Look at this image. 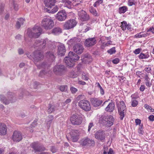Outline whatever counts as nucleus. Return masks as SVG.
Returning <instances> with one entry per match:
<instances>
[{
	"instance_id": "obj_1",
	"label": "nucleus",
	"mask_w": 154,
	"mask_h": 154,
	"mask_svg": "<svg viewBox=\"0 0 154 154\" xmlns=\"http://www.w3.org/2000/svg\"><path fill=\"white\" fill-rule=\"evenodd\" d=\"M62 0V2L63 3L64 6L69 8H71V5L77 10L83 8V5L82 4L83 3L82 0Z\"/></svg>"
},
{
	"instance_id": "obj_2",
	"label": "nucleus",
	"mask_w": 154,
	"mask_h": 154,
	"mask_svg": "<svg viewBox=\"0 0 154 154\" xmlns=\"http://www.w3.org/2000/svg\"><path fill=\"white\" fill-rule=\"evenodd\" d=\"M79 58L78 55L70 51L69 52L68 56L66 57L64 60L67 66L69 67H71L74 65L75 62L79 60Z\"/></svg>"
},
{
	"instance_id": "obj_3",
	"label": "nucleus",
	"mask_w": 154,
	"mask_h": 154,
	"mask_svg": "<svg viewBox=\"0 0 154 154\" xmlns=\"http://www.w3.org/2000/svg\"><path fill=\"white\" fill-rule=\"evenodd\" d=\"M42 31V29L40 26H35L32 30L30 29H28L26 35L30 38H37L40 35Z\"/></svg>"
},
{
	"instance_id": "obj_4",
	"label": "nucleus",
	"mask_w": 154,
	"mask_h": 154,
	"mask_svg": "<svg viewBox=\"0 0 154 154\" xmlns=\"http://www.w3.org/2000/svg\"><path fill=\"white\" fill-rule=\"evenodd\" d=\"M42 26L46 30H49L54 26L53 20L49 17L44 18L41 22Z\"/></svg>"
},
{
	"instance_id": "obj_5",
	"label": "nucleus",
	"mask_w": 154,
	"mask_h": 154,
	"mask_svg": "<svg viewBox=\"0 0 154 154\" xmlns=\"http://www.w3.org/2000/svg\"><path fill=\"white\" fill-rule=\"evenodd\" d=\"M118 113L121 120L123 119L126 112V108L125 104L123 101H121L117 106Z\"/></svg>"
},
{
	"instance_id": "obj_6",
	"label": "nucleus",
	"mask_w": 154,
	"mask_h": 154,
	"mask_svg": "<svg viewBox=\"0 0 154 154\" xmlns=\"http://www.w3.org/2000/svg\"><path fill=\"white\" fill-rule=\"evenodd\" d=\"M78 105L81 109L86 111H89L91 109L90 103L85 100H80L79 102Z\"/></svg>"
},
{
	"instance_id": "obj_7",
	"label": "nucleus",
	"mask_w": 154,
	"mask_h": 154,
	"mask_svg": "<svg viewBox=\"0 0 154 154\" xmlns=\"http://www.w3.org/2000/svg\"><path fill=\"white\" fill-rule=\"evenodd\" d=\"M82 116L79 115H73L70 118L71 123L74 125H79L82 122Z\"/></svg>"
},
{
	"instance_id": "obj_8",
	"label": "nucleus",
	"mask_w": 154,
	"mask_h": 154,
	"mask_svg": "<svg viewBox=\"0 0 154 154\" xmlns=\"http://www.w3.org/2000/svg\"><path fill=\"white\" fill-rule=\"evenodd\" d=\"M27 56L31 59L33 58L35 63L41 60L43 58V54L38 51L35 52L32 56L28 54Z\"/></svg>"
},
{
	"instance_id": "obj_9",
	"label": "nucleus",
	"mask_w": 154,
	"mask_h": 154,
	"mask_svg": "<svg viewBox=\"0 0 154 154\" xmlns=\"http://www.w3.org/2000/svg\"><path fill=\"white\" fill-rule=\"evenodd\" d=\"M78 11V14L79 19L82 21H87L89 19V16L86 12L81 8Z\"/></svg>"
},
{
	"instance_id": "obj_10",
	"label": "nucleus",
	"mask_w": 154,
	"mask_h": 154,
	"mask_svg": "<svg viewBox=\"0 0 154 154\" xmlns=\"http://www.w3.org/2000/svg\"><path fill=\"white\" fill-rule=\"evenodd\" d=\"M76 24V21L75 20H70L65 23L63 25V28L65 29L68 30L74 27Z\"/></svg>"
},
{
	"instance_id": "obj_11",
	"label": "nucleus",
	"mask_w": 154,
	"mask_h": 154,
	"mask_svg": "<svg viewBox=\"0 0 154 154\" xmlns=\"http://www.w3.org/2000/svg\"><path fill=\"white\" fill-rule=\"evenodd\" d=\"M114 119L111 115L107 116L103 118V122L107 127H110L113 124Z\"/></svg>"
},
{
	"instance_id": "obj_12",
	"label": "nucleus",
	"mask_w": 154,
	"mask_h": 154,
	"mask_svg": "<svg viewBox=\"0 0 154 154\" xmlns=\"http://www.w3.org/2000/svg\"><path fill=\"white\" fill-rule=\"evenodd\" d=\"M47 42L48 44H49V42H50L47 38L42 39L41 40H36L34 45L35 47H38L40 48H43L47 44Z\"/></svg>"
},
{
	"instance_id": "obj_13",
	"label": "nucleus",
	"mask_w": 154,
	"mask_h": 154,
	"mask_svg": "<svg viewBox=\"0 0 154 154\" xmlns=\"http://www.w3.org/2000/svg\"><path fill=\"white\" fill-rule=\"evenodd\" d=\"M9 94L10 96H8V100H7L3 95H1L0 96V99L1 101L5 104H8L10 103H12L14 100V97L12 95V93H9Z\"/></svg>"
},
{
	"instance_id": "obj_14",
	"label": "nucleus",
	"mask_w": 154,
	"mask_h": 154,
	"mask_svg": "<svg viewBox=\"0 0 154 154\" xmlns=\"http://www.w3.org/2000/svg\"><path fill=\"white\" fill-rule=\"evenodd\" d=\"M67 14L64 10L59 11L56 14V18L59 21H63L66 20Z\"/></svg>"
},
{
	"instance_id": "obj_15",
	"label": "nucleus",
	"mask_w": 154,
	"mask_h": 154,
	"mask_svg": "<svg viewBox=\"0 0 154 154\" xmlns=\"http://www.w3.org/2000/svg\"><path fill=\"white\" fill-rule=\"evenodd\" d=\"M80 143L82 146L88 145L93 146L94 145V142L93 140L86 138L82 139L80 141Z\"/></svg>"
},
{
	"instance_id": "obj_16",
	"label": "nucleus",
	"mask_w": 154,
	"mask_h": 154,
	"mask_svg": "<svg viewBox=\"0 0 154 154\" xmlns=\"http://www.w3.org/2000/svg\"><path fill=\"white\" fill-rule=\"evenodd\" d=\"M95 137L97 139L102 141L104 140L105 138L104 132L101 130L98 131L95 133Z\"/></svg>"
},
{
	"instance_id": "obj_17",
	"label": "nucleus",
	"mask_w": 154,
	"mask_h": 154,
	"mask_svg": "<svg viewBox=\"0 0 154 154\" xmlns=\"http://www.w3.org/2000/svg\"><path fill=\"white\" fill-rule=\"evenodd\" d=\"M96 42V38L94 37L91 38L86 39L85 44L86 47H90L95 45Z\"/></svg>"
},
{
	"instance_id": "obj_18",
	"label": "nucleus",
	"mask_w": 154,
	"mask_h": 154,
	"mask_svg": "<svg viewBox=\"0 0 154 154\" xmlns=\"http://www.w3.org/2000/svg\"><path fill=\"white\" fill-rule=\"evenodd\" d=\"M12 140L15 142H18L22 139L21 134L18 131H15L14 132L12 135Z\"/></svg>"
},
{
	"instance_id": "obj_19",
	"label": "nucleus",
	"mask_w": 154,
	"mask_h": 154,
	"mask_svg": "<svg viewBox=\"0 0 154 154\" xmlns=\"http://www.w3.org/2000/svg\"><path fill=\"white\" fill-rule=\"evenodd\" d=\"M74 51L78 54H82L84 50V48L82 45L79 43H77L73 47Z\"/></svg>"
},
{
	"instance_id": "obj_20",
	"label": "nucleus",
	"mask_w": 154,
	"mask_h": 154,
	"mask_svg": "<svg viewBox=\"0 0 154 154\" xmlns=\"http://www.w3.org/2000/svg\"><path fill=\"white\" fill-rule=\"evenodd\" d=\"M79 132L76 130H73L71 132V139L73 142H77L79 138Z\"/></svg>"
},
{
	"instance_id": "obj_21",
	"label": "nucleus",
	"mask_w": 154,
	"mask_h": 154,
	"mask_svg": "<svg viewBox=\"0 0 154 154\" xmlns=\"http://www.w3.org/2000/svg\"><path fill=\"white\" fill-rule=\"evenodd\" d=\"M31 146L35 152L44 151L45 150V148L40 146L37 143L34 142L32 143Z\"/></svg>"
},
{
	"instance_id": "obj_22",
	"label": "nucleus",
	"mask_w": 154,
	"mask_h": 154,
	"mask_svg": "<svg viewBox=\"0 0 154 154\" xmlns=\"http://www.w3.org/2000/svg\"><path fill=\"white\" fill-rule=\"evenodd\" d=\"M64 69V66L63 65H56L54 67L53 71L55 74L58 75L62 70Z\"/></svg>"
},
{
	"instance_id": "obj_23",
	"label": "nucleus",
	"mask_w": 154,
	"mask_h": 154,
	"mask_svg": "<svg viewBox=\"0 0 154 154\" xmlns=\"http://www.w3.org/2000/svg\"><path fill=\"white\" fill-rule=\"evenodd\" d=\"M59 105L55 104H50L48 106V112L49 113H51L58 109Z\"/></svg>"
},
{
	"instance_id": "obj_24",
	"label": "nucleus",
	"mask_w": 154,
	"mask_h": 154,
	"mask_svg": "<svg viewBox=\"0 0 154 154\" xmlns=\"http://www.w3.org/2000/svg\"><path fill=\"white\" fill-rule=\"evenodd\" d=\"M9 6L11 10H14L15 11H17L19 9L18 5L14 0H12L10 1Z\"/></svg>"
},
{
	"instance_id": "obj_25",
	"label": "nucleus",
	"mask_w": 154,
	"mask_h": 154,
	"mask_svg": "<svg viewBox=\"0 0 154 154\" xmlns=\"http://www.w3.org/2000/svg\"><path fill=\"white\" fill-rule=\"evenodd\" d=\"M66 52V50L63 45L60 44L58 47V54L61 56H63Z\"/></svg>"
},
{
	"instance_id": "obj_26",
	"label": "nucleus",
	"mask_w": 154,
	"mask_h": 154,
	"mask_svg": "<svg viewBox=\"0 0 154 154\" xmlns=\"http://www.w3.org/2000/svg\"><path fill=\"white\" fill-rule=\"evenodd\" d=\"M91 101L92 104L95 107H97L100 106L102 103V101L97 98L91 99Z\"/></svg>"
},
{
	"instance_id": "obj_27",
	"label": "nucleus",
	"mask_w": 154,
	"mask_h": 154,
	"mask_svg": "<svg viewBox=\"0 0 154 154\" xmlns=\"http://www.w3.org/2000/svg\"><path fill=\"white\" fill-rule=\"evenodd\" d=\"M56 0H44L45 6L47 8L52 7L54 6Z\"/></svg>"
},
{
	"instance_id": "obj_28",
	"label": "nucleus",
	"mask_w": 154,
	"mask_h": 154,
	"mask_svg": "<svg viewBox=\"0 0 154 154\" xmlns=\"http://www.w3.org/2000/svg\"><path fill=\"white\" fill-rule=\"evenodd\" d=\"M115 107V104L114 102L109 103L107 106L105 108V110L109 112H112Z\"/></svg>"
},
{
	"instance_id": "obj_29",
	"label": "nucleus",
	"mask_w": 154,
	"mask_h": 154,
	"mask_svg": "<svg viewBox=\"0 0 154 154\" xmlns=\"http://www.w3.org/2000/svg\"><path fill=\"white\" fill-rule=\"evenodd\" d=\"M7 127L4 124L0 123V134L5 135L6 133Z\"/></svg>"
},
{
	"instance_id": "obj_30",
	"label": "nucleus",
	"mask_w": 154,
	"mask_h": 154,
	"mask_svg": "<svg viewBox=\"0 0 154 154\" xmlns=\"http://www.w3.org/2000/svg\"><path fill=\"white\" fill-rule=\"evenodd\" d=\"M77 69L78 70V74H79L80 73L81 74H82V79L84 80H87L88 79V78L87 75L85 74V73L82 72L81 71V68L79 66H78L77 67Z\"/></svg>"
},
{
	"instance_id": "obj_31",
	"label": "nucleus",
	"mask_w": 154,
	"mask_h": 154,
	"mask_svg": "<svg viewBox=\"0 0 154 154\" xmlns=\"http://www.w3.org/2000/svg\"><path fill=\"white\" fill-rule=\"evenodd\" d=\"M47 11L49 13H54L57 11L58 10V8L57 6H53L51 8H47Z\"/></svg>"
},
{
	"instance_id": "obj_32",
	"label": "nucleus",
	"mask_w": 154,
	"mask_h": 154,
	"mask_svg": "<svg viewBox=\"0 0 154 154\" xmlns=\"http://www.w3.org/2000/svg\"><path fill=\"white\" fill-rule=\"evenodd\" d=\"M79 41V39L76 38H74L70 39L67 42L68 45L70 46L74 44H77V43Z\"/></svg>"
},
{
	"instance_id": "obj_33",
	"label": "nucleus",
	"mask_w": 154,
	"mask_h": 154,
	"mask_svg": "<svg viewBox=\"0 0 154 154\" xmlns=\"http://www.w3.org/2000/svg\"><path fill=\"white\" fill-rule=\"evenodd\" d=\"M149 57V55L148 52L145 54L141 53L139 55V57L140 59H146L148 58Z\"/></svg>"
},
{
	"instance_id": "obj_34",
	"label": "nucleus",
	"mask_w": 154,
	"mask_h": 154,
	"mask_svg": "<svg viewBox=\"0 0 154 154\" xmlns=\"http://www.w3.org/2000/svg\"><path fill=\"white\" fill-rule=\"evenodd\" d=\"M147 35V33H145L144 32H142L138 33L134 36L136 38H139L143 37H145Z\"/></svg>"
},
{
	"instance_id": "obj_35",
	"label": "nucleus",
	"mask_w": 154,
	"mask_h": 154,
	"mask_svg": "<svg viewBox=\"0 0 154 154\" xmlns=\"http://www.w3.org/2000/svg\"><path fill=\"white\" fill-rule=\"evenodd\" d=\"M62 32L61 29L59 27L54 28L52 31V33L55 35L58 34Z\"/></svg>"
},
{
	"instance_id": "obj_36",
	"label": "nucleus",
	"mask_w": 154,
	"mask_h": 154,
	"mask_svg": "<svg viewBox=\"0 0 154 154\" xmlns=\"http://www.w3.org/2000/svg\"><path fill=\"white\" fill-rule=\"evenodd\" d=\"M89 11L93 15L95 16H98L99 14L97 13L96 10L92 7L90 8Z\"/></svg>"
},
{
	"instance_id": "obj_37",
	"label": "nucleus",
	"mask_w": 154,
	"mask_h": 154,
	"mask_svg": "<svg viewBox=\"0 0 154 154\" xmlns=\"http://www.w3.org/2000/svg\"><path fill=\"white\" fill-rule=\"evenodd\" d=\"M144 79L146 81L145 84L146 86L148 87H150L151 85V83L150 82V79L148 77L147 75H146Z\"/></svg>"
},
{
	"instance_id": "obj_38",
	"label": "nucleus",
	"mask_w": 154,
	"mask_h": 154,
	"mask_svg": "<svg viewBox=\"0 0 154 154\" xmlns=\"http://www.w3.org/2000/svg\"><path fill=\"white\" fill-rule=\"evenodd\" d=\"M104 151L103 152V154H112L113 153V151L112 149L110 148L108 152L106 151L108 148L107 147H104Z\"/></svg>"
},
{
	"instance_id": "obj_39",
	"label": "nucleus",
	"mask_w": 154,
	"mask_h": 154,
	"mask_svg": "<svg viewBox=\"0 0 154 154\" xmlns=\"http://www.w3.org/2000/svg\"><path fill=\"white\" fill-rule=\"evenodd\" d=\"M48 57L51 61H53L55 59V56L54 54L51 52H49L47 54Z\"/></svg>"
},
{
	"instance_id": "obj_40",
	"label": "nucleus",
	"mask_w": 154,
	"mask_h": 154,
	"mask_svg": "<svg viewBox=\"0 0 154 154\" xmlns=\"http://www.w3.org/2000/svg\"><path fill=\"white\" fill-rule=\"evenodd\" d=\"M59 89L62 92H66L67 90V86L65 85H61Z\"/></svg>"
},
{
	"instance_id": "obj_41",
	"label": "nucleus",
	"mask_w": 154,
	"mask_h": 154,
	"mask_svg": "<svg viewBox=\"0 0 154 154\" xmlns=\"http://www.w3.org/2000/svg\"><path fill=\"white\" fill-rule=\"evenodd\" d=\"M127 8L125 6H123L120 8L119 9V12L120 13H124L127 10Z\"/></svg>"
},
{
	"instance_id": "obj_42",
	"label": "nucleus",
	"mask_w": 154,
	"mask_h": 154,
	"mask_svg": "<svg viewBox=\"0 0 154 154\" xmlns=\"http://www.w3.org/2000/svg\"><path fill=\"white\" fill-rule=\"evenodd\" d=\"M122 25L121 26V28L123 30H125L126 29L127 23L125 21H123L121 23Z\"/></svg>"
},
{
	"instance_id": "obj_43",
	"label": "nucleus",
	"mask_w": 154,
	"mask_h": 154,
	"mask_svg": "<svg viewBox=\"0 0 154 154\" xmlns=\"http://www.w3.org/2000/svg\"><path fill=\"white\" fill-rule=\"evenodd\" d=\"M103 2V0H98L94 3V4L93 6L94 7H96L100 4L102 3Z\"/></svg>"
},
{
	"instance_id": "obj_44",
	"label": "nucleus",
	"mask_w": 154,
	"mask_h": 154,
	"mask_svg": "<svg viewBox=\"0 0 154 154\" xmlns=\"http://www.w3.org/2000/svg\"><path fill=\"white\" fill-rule=\"evenodd\" d=\"M116 50L115 47H113L107 51V52L110 54H112L116 52Z\"/></svg>"
},
{
	"instance_id": "obj_45",
	"label": "nucleus",
	"mask_w": 154,
	"mask_h": 154,
	"mask_svg": "<svg viewBox=\"0 0 154 154\" xmlns=\"http://www.w3.org/2000/svg\"><path fill=\"white\" fill-rule=\"evenodd\" d=\"M136 2L134 0H128V4L129 6H132L135 5Z\"/></svg>"
},
{
	"instance_id": "obj_46",
	"label": "nucleus",
	"mask_w": 154,
	"mask_h": 154,
	"mask_svg": "<svg viewBox=\"0 0 154 154\" xmlns=\"http://www.w3.org/2000/svg\"><path fill=\"white\" fill-rule=\"evenodd\" d=\"M143 128L142 126H140L138 130V132L139 134L143 135L144 133V131L143 130Z\"/></svg>"
},
{
	"instance_id": "obj_47",
	"label": "nucleus",
	"mask_w": 154,
	"mask_h": 154,
	"mask_svg": "<svg viewBox=\"0 0 154 154\" xmlns=\"http://www.w3.org/2000/svg\"><path fill=\"white\" fill-rule=\"evenodd\" d=\"M131 106L133 107H136L138 104V101L135 100H131Z\"/></svg>"
},
{
	"instance_id": "obj_48",
	"label": "nucleus",
	"mask_w": 154,
	"mask_h": 154,
	"mask_svg": "<svg viewBox=\"0 0 154 154\" xmlns=\"http://www.w3.org/2000/svg\"><path fill=\"white\" fill-rule=\"evenodd\" d=\"M138 94L137 93H136L131 96V97L132 98V100H133V99H136L138 98Z\"/></svg>"
},
{
	"instance_id": "obj_49",
	"label": "nucleus",
	"mask_w": 154,
	"mask_h": 154,
	"mask_svg": "<svg viewBox=\"0 0 154 154\" xmlns=\"http://www.w3.org/2000/svg\"><path fill=\"white\" fill-rule=\"evenodd\" d=\"M70 90L72 94H75L77 91V89L73 87L70 88Z\"/></svg>"
},
{
	"instance_id": "obj_50",
	"label": "nucleus",
	"mask_w": 154,
	"mask_h": 154,
	"mask_svg": "<svg viewBox=\"0 0 154 154\" xmlns=\"http://www.w3.org/2000/svg\"><path fill=\"white\" fill-rule=\"evenodd\" d=\"M49 120L47 122L48 124H50L51 123L52 120L53 119L54 117L53 116L50 115L48 116Z\"/></svg>"
},
{
	"instance_id": "obj_51",
	"label": "nucleus",
	"mask_w": 154,
	"mask_h": 154,
	"mask_svg": "<svg viewBox=\"0 0 154 154\" xmlns=\"http://www.w3.org/2000/svg\"><path fill=\"white\" fill-rule=\"evenodd\" d=\"M141 50H142L141 48H137V49H135L134 51V53L136 54H138L141 51Z\"/></svg>"
},
{
	"instance_id": "obj_52",
	"label": "nucleus",
	"mask_w": 154,
	"mask_h": 154,
	"mask_svg": "<svg viewBox=\"0 0 154 154\" xmlns=\"http://www.w3.org/2000/svg\"><path fill=\"white\" fill-rule=\"evenodd\" d=\"M94 126V125L93 123L91 122L89 123L88 126V132H90L91 128L93 127Z\"/></svg>"
},
{
	"instance_id": "obj_53",
	"label": "nucleus",
	"mask_w": 154,
	"mask_h": 154,
	"mask_svg": "<svg viewBox=\"0 0 154 154\" xmlns=\"http://www.w3.org/2000/svg\"><path fill=\"white\" fill-rule=\"evenodd\" d=\"M145 70L147 73H149L151 71V69L150 67H146L145 69Z\"/></svg>"
},
{
	"instance_id": "obj_54",
	"label": "nucleus",
	"mask_w": 154,
	"mask_h": 154,
	"mask_svg": "<svg viewBox=\"0 0 154 154\" xmlns=\"http://www.w3.org/2000/svg\"><path fill=\"white\" fill-rule=\"evenodd\" d=\"M119 60L118 58H116L114 59L112 61V62L114 64H117L119 63Z\"/></svg>"
},
{
	"instance_id": "obj_55",
	"label": "nucleus",
	"mask_w": 154,
	"mask_h": 154,
	"mask_svg": "<svg viewBox=\"0 0 154 154\" xmlns=\"http://www.w3.org/2000/svg\"><path fill=\"white\" fill-rule=\"evenodd\" d=\"M51 150L53 153H54L56 152L57 149L55 147L52 146L51 149Z\"/></svg>"
},
{
	"instance_id": "obj_56",
	"label": "nucleus",
	"mask_w": 154,
	"mask_h": 154,
	"mask_svg": "<svg viewBox=\"0 0 154 154\" xmlns=\"http://www.w3.org/2000/svg\"><path fill=\"white\" fill-rule=\"evenodd\" d=\"M24 19L23 18H20L19 20V21L17 22H19V23L21 24V25H22L24 23Z\"/></svg>"
},
{
	"instance_id": "obj_57",
	"label": "nucleus",
	"mask_w": 154,
	"mask_h": 154,
	"mask_svg": "<svg viewBox=\"0 0 154 154\" xmlns=\"http://www.w3.org/2000/svg\"><path fill=\"white\" fill-rule=\"evenodd\" d=\"M149 119L151 121H154V116L153 115H150L149 117Z\"/></svg>"
},
{
	"instance_id": "obj_58",
	"label": "nucleus",
	"mask_w": 154,
	"mask_h": 154,
	"mask_svg": "<svg viewBox=\"0 0 154 154\" xmlns=\"http://www.w3.org/2000/svg\"><path fill=\"white\" fill-rule=\"evenodd\" d=\"M145 89V86L144 85H142L140 88V90L142 91H143Z\"/></svg>"
},
{
	"instance_id": "obj_59",
	"label": "nucleus",
	"mask_w": 154,
	"mask_h": 154,
	"mask_svg": "<svg viewBox=\"0 0 154 154\" xmlns=\"http://www.w3.org/2000/svg\"><path fill=\"white\" fill-rule=\"evenodd\" d=\"M135 122L136 125H140L141 123V121L139 119H137L135 120Z\"/></svg>"
},
{
	"instance_id": "obj_60",
	"label": "nucleus",
	"mask_w": 154,
	"mask_h": 154,
	"mask_svg": "<svg viewBox=\"0 0 154 154\" xmlns=\"http://www.w3.org/2000/svg\"><path fill=\"white\" fill-rule=\"evenodd\" d=\"M78 83V84L82 85H85L86 84L85 82L82 81H79Z\"/></svg>"
},
{
	"instance_id": "obj_61",
	"label": "nucleus",
	"mask_w": 154,
	"mask_h": 154,
	"mask_svg": "<svg viewBox=\"0 0 154 154\" xmlns=\"http://www.w3.org/2000/svg\"><path fill=\"white\" fill-rule=\"evenodd\" d=\"M144 107L146 109H147L148 111V110H150V108H151V107L149 105L147 104H145L144 105Z\"/></svg>"
},
{
	"instance_id": "obj_62",
	"label": "nucleus",
	"mask_w": 154,
	"mask_h": 154,
	"mask_svg": "<svg viewBox=\"0 0 154 154\" xmlns=\"http://www.w3.org/2000/svg\"><path fill=\"white\" fill-rule=\"evenodd\" d=\"M71 101V100L70 98L67 99L64 102V103L67 104L70 103Z\"/></svg>"
},
{
	"instance_id": "obj_63",
	"label": "nucleus",
	"mask_w": 154,
	"mask_h": 154,
	"mask_svg": "<svg viewBox=\"0 0 154 154\" xmlns=\"http://www.w3.org/2000/svg\"><path fill=\"white\" fill-rule=\"evenodd\" d=\"M21 25V24L19 23V22H17L16 23V26L17 28L19 29Z\"/></svg>"
},
{
	"instance_id": "obj_64",
	"label": "nucleus",
	"mask_w": 154,
	"mask_h": 154,
	"mask_svg": "<svg viewBox=\"0 0 154 154\" xmlns=\"http://www.w3.org/2000/svg\"><path fill=\"white\" fill-rule=\"evenodd\" d=\"M147 31L151 32L152 33H154V28L153 27H150Z\"/></svg>"
}]
</instances>
